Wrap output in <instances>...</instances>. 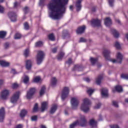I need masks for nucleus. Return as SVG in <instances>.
Listing matches in <instances>:
<instances>
[{"mask_svg":"<svg viewBox=\"0 0 128 128\" xmlns=\"http://www.w3.org/2000/svg\"><path fill=\"white\" fill-rule=\"evenodd\" d=\"M5 116V112L4 108L0 109V122H3Z\"/></svg>","mask_w":128,"mask_h":128,"instance_id":"14","label":"nucleus"},{"mask_svg":"<svg viewBox=\"0 0 128 128\" xmlns=\"http://www.w3.org/2000/svg\"><path fill=\"white\" fill-rule=\"evenodd\" d=\"M101 94L102 96L107 98L108 96V90L107 88H102L101 90Z\"/></svg>","mask_w":128,"mask_h":128,"instance_id":"20","label":"nucleus"},{"mask_svg":"<svg viewBox=\"0 0 128 128\" xmlns=\"http://www.w3.org/2000/svg\"><path fill=\"white\" fill-rule=\"evenodd\" d=\"M4 84V80H0V87L2 86Z\"/></svg>","mask_w":128,"mask_h":128,"instance_id":"62","label":"nucleus"},{"mask_svg":"<svg viewBox=\"0 0 128 128\" xmlns=\"http://www.w3.org/2000/svg\"><path fill=\"white\" fill-rule=\"evenodd\" d=\"M114 89L115 90H112V92H113L114 93L116 91L118 92H120L123 91L122 88L120 86H116L114 87Z\"/></svg>","mask_w":128,"mask_h":128,"instance_id":"19","label":"nucleus"},{"mask_svg":"<svg viewBox=\"0 0 128 128\" xmlns=\"http://www.w3.org/2000/svg\"><path fill=\"white\" fill-rule=\"evenodd\" d=\"M58 108V106L54 104L52 106L51 108V110H50V113L52 114L56 112Z\"/></svg>","mask_w":128,"mask_h":128,"instance_id":"30","label":"nucleus"},{"mask_svg":"<svg viewBox=\"0 0 128 128\" xmlns=\"http://www.w3.org/2000/svg\"><path fill=\"white\" fill-rule=\"evenodd\" d=\"M28 112L26 110H21L20 113V117L21 118H24L26 115L27 114Z\"/></svg>","mask_w":128,"mask_h":128,"instance_id":"29","label":"nucleus"},{"mask_svg":"<svg viewBox=\"0 0 128 128\" xmlns=\"http://www.w3.org/2000/svg\"><path fill=\"white\" fill-rule=\"evenodd\" d=\"M86 27L84 25L79 26L76 30L77 34H82L83 33H84L86 30Z\"/></svg>","mask_w":128,"mask_h":128,"instance_id":"13","label":"nucleus"},{"mask_svg":"<svg viewBox=\"0 0 128 128\" xmlns=\"http://www.w3.org/2000/svg\"><path fill=\"white\" fill-rule=\"evenodd\" d=\"M104 23L105 24V26H110L112 24V20L110 18H105Z\"/></svg>","mask_w":128,"mask_h":128,"instance_id":"21","label":"nucleus"},{"mask_svg":"<svg viewBox=\"0 0 128 128\" xmlns=\"http://www.w3.org/2000/svg\"><path fill=\"white\" fill-rule=\"evenodd\" d=\"M45 90H46V86H42L40 92V96H42L44 94Z\"/></svg>","mask_w":128,"mask_h":128,"instance_id":"33","label":"nucleus"},{"mask_svg":"<svg viewBox=\"0 0 128 128\" xmlns=\"http://www.w3.org/2000/svg\"><path fill=\"white\" fill-rule=\"evenodd\" d=\"M57 50H58V48L57 47H55L54 48H53V49H52V52L54 54H55L57 52Z\"/></svg>","mask_w":128,"mask_h":128,"instance_id":"55","label":"nucleus"},{"mask_svg":"<svg viewBox=\"0 0 128 128\" xmlns=\"http://www.w3.org/2000/svg\"><path fill=\"white\" fill-rule=\"evenodd\" d=\"M16 128H22V126L21 124L18 125Z\"/></svg>","mask_w":128,"mask_h":128,"instance_id":"64","label":"nucleus"},{"mask_svg":"<svg viewBox=\"0 0 128 128\" xmlns=\"http://www.w3.org/2000/svg\"><path fill=\"white\" fill-rule=\"evenodd\" d=\"M72 58H69L68 61H66V64H72Z\"/></svg>","mask_w":128,"mask_h":128,"instance_id":"52","label":"nucleus"},{"mask_svg":"<svg viewBox=\"0 0 128 128\" xmlns=\"http://www.w3.org/2000/svg\"><path fill=\"white\" fill-rule=\"evenodd\" d=\"M9 95H10V90H4L2 92V94L0 95V98L2 100H6V99H7Z\"/></svg>","mask_w":128,"mask_h":128,"instance_id":"9","label":"nucleus"},{"mask_svg":"<svg viewBox=\"0 0 128 128\" xmlns=\"http://www.w3.org/2000/svg\"><path fill=\"white\" fill-rule=\"evenodd\" d=\"M96 7L93 6L92 8V12H96Z\"/></svg>","mask_w":128,"mask_h":128,"instance_id":"60","label":"nucleus"},{"mask_svg":"<svg viewBox=\"0 0 128 128\" xmlns=\"http://www.w3.org/2000/svg\"><path fill=\"white\" fill-rule=\"evenodd\" d=\"M84 81L88 82H90V80L88 78H84Z\"/></svg>","mask_w":128,"mask_h":128,"instance_id":"56","label":"nucleus"},{"mask_svg":"<svg viewBox=\"0 0 128 128\" xmlns=\"http://www.w3.org/2000/svg\"><path fill=\"white\" fill-rule=\"evenodd\" d=\"M111 32H112L114 38H118L119 37L120 34L116 29L111 28Z\"/></svg>","mask_w":128,"mask_h":128,"instance_id":"22","label":"nucleus"},{"mask_svg":"<svg viewBox=\"0 0 128 128\" xmlns=\"http://www.w3.org/2000/svg\"><path fill=\"white\" fill-rule=\"evenodd\" d=\"M94 90H92V88H90L87 91L88 94H89V95L90 96H92V93L94 92Z\"/></svg>","mask_w":128,"mask_h":128,"instance_id":"47","label":"nucleus"},{"mask_svg":"<svg viewBox=\"0 0 128 128\" xmlns=\"http://www.w3.org/2000/svg\"><path fill=\"white\" fill-rule=\"evenodd\" d=\"M88 124V122L84 116H82L80 118V120L79 122L77 120L74 122L72 124L70 125V128H74L78 124H80L81 126L84 127L86 126Z\"/></svg>","mask_w":128,"mask_h":128,"instance_id":"2","label":"nucleus"},{"mask_svg":"<svg viewBox=\"0 0 128 128\" xmlns=\"http://www.w3.org/2000/svg\"><path fill=\"white\" fill-rule=\"evenodd\" d=\"M6 34V32L4 31H0V38H4Z\"/></svg>","mask_w":128,"mask_h":128,"instance_id":"32","label":"nucleus"},{"mask_svg":"<svg viewBox=\"0 0 128 128\" xmlns=\"http://www.w3.org/2000/svg\"><path fill=\"white\" fill-rule=\"evenodd\" d=\"M87 42V40L84 38H80L79 40V42Z\"/></svg>","mask_w":128,"mask_h":128,"instance_id":"48","label":"nucleus"},{"mask_svg":"<svg viewBox=\"0 0 128 128\" xmlns=\"http://www.w3.org/2000/svg\"><path fill=\"white\" fill-rule=\"evenodd\" d=\"M114 47L118 50H120L121 48L120 45V43L118 42H115Z\"/></svg>","mask_w":128,"mask_h":128,"instance_id":"36","label":"nucleus"},{"mask_svg":"<svg viewBox=\"0 0 128 128\" xmlns=\"http://www.w3.org/2000/svg\"><path fill=\"white\" fill-rule=\"evenodd\" d=\"M111 128H119V126L118 125L114 124L111 126Z\"/></svg>","mask_w":128,"mask_h":128,"instance_id":"58","label":"nucleus"},{"mask_svg":"<svg viewBox=\"0 0 128 128\" xmlns=\"http://www.w3.org/2000/svg\"><path fill=\"white\" fill-rule=\"evenodd\" d=\"M18 5V2H14V8H16Z\"/></svg>","mask_w":128,"mask_h":128,"instance_id":"59","label":"nucleus"},{"mask_svg":"<svg viewBox=\"0 0 128 128\" xmlns=\"http://www.w3.org/2000/svg\"><path fill=\"white\" fill-rule=\"evenodd\" d=\"M44 0H40L39 4L40 6H44Z\"/></svg>","mask_w":128,"mask_h":128,"instance_id":"54","label":"nucleus"},{"mask_svg":"<svg viewBox=\"0 0 128 128\" xmlns=\"http://www.w3.org/2000/svg\"><path fill=\"white\" fill-rule=\"evenodd\" d=\"M26 68L28 70H30L32 67V62L31 60H26Z\"/></svg>","mask_w":128,"mask_h":128,"instance_id":"17","label":"nucleus"},{"mask_svg":"<svg viewBox=\"0 0 128 128\" xmlns=\"http://www.w3.org/2000/svg\"><path fill=\"white\" fill-rule=\"evenodd\" d=\"M90 124L92 126V128H96V127L97 122L92 119L90 122Z\"/></svg>","mask_w":128,"mask_h":128,"instance_id":"27","label":"nucleus"},{"mask_svg":"<svg viewBox=\"0 0 128 128\" xmlns=\"http://www.w3.org/2000/svg\"><path fill=\"white\" fill-rule=\"evenodd\" d=\"M40 80L41 78L40 76H36L34 78L32 82L38 83Z\"/></svg>","mask_w":128,"mask_h":128,"instance_id":"34","label":"nucleus"},{"mask_svg":"<svg viewBox=\"0 0 128 128\" xmlns=\"http://www.w3.org/2000/svg\"><path fill=\"white\" fill-rule=\"evenodd\" d=\"M90 100L88 98H84L81 106V110L84 112H88L90 110Z\"/></svg>","mask_w":128,"mask_h":128,"instance_id":"3","label":"nucleus"},{"mask_svg":"<svg viewBox=\"0 0 128 128\" xmlns=\"http://www.w3.org/2000/svg\"><path fill=\"white\" fill-rule=\"evenodd\" d=\"M91 24L94 27H100L101 26V21L98 19H93L91 20Z\"/></svg>","mask_w":128,"mask_h":128,"instance_id":"12","label":"nucleus"},{"mask_svg":"<svg viewBox=\"0 0 128 128\" xmlns=\"http://www.w3.org/2000/svg\"><path fill=\"white\" fill-rule=\"evenodd\" d=\"M102 104L100 103H98L96 104V106H94V109H98L100 108Z\"/></svg>","mask_w":128,"mask_h":128,"instance_id":"49","label":"nucleus"},{"mask_svg":"<svg viewBox=\"0 0 128 128\" xmlns=\"http://www.w3.org/2000/svg\"><path fill=\"white\" fill-rule=\"evenodd\" d=\"M32 121H36L38 120V116H34L31 118Z\"/></svg>","mask_w":128,"mask_h":128,"instance_id":"50","label":"nucleus"},{"mask_svg":"<svg viewBox=\"0 0 128 128\" xmlns=\"http://www.w3.org/2000/svg\"><path fill=\"white\" fill-rule=\"evenodd\" d=\"M0 65L2 67H8L10 66L9 62H6V61H3V60H0Z\"/></svg>","mask_w":128,"mask_h":128,"instance_id":"23","label":"nucleus"},{"mask_svg":"<svg viewBox=\"0 0 128 128\" xmlns=\"http://www.w3.org/2000/svg\"><path fill=\"white\" fill-rule=\"evenodd\" d=\"M12 74H16V70H14V69H12Z\"/></svg>","mask_w":128,"mask_h":128,"instance_id":"61","label":"nucleus"},{"mask_svg":"<svg viewBox=\"0 0 128 128\" xmlns=\"http://www.w3.org/2000/svg\"><path fill=\"white\" fill-rule=\"evenodd\" d=\"M18 85L17 84L15 83L12 85V88L13 89H16V88H18Z\"/></svg>","mask_w":128,"mask_h":128,"instance_id":"53","label":"nucleus"},{"mask_svg":"<svg viewBox=\"0 0 128 128\" xmlns=\"http://www.w3.org/2000/svg\"><path fill=\"white\" fill-rule=\"evenodd\" d=\"M30 54V50L29 49H26V50L24 51V56L26 58H27Z\"/></svg>","mask_w":128,"mask_h":128,"instance_id":"38","label":"nucleus"},{"mask_svg":"<svg viewBox=\"0 0 128 128\" xmlns=\"http://www.w3.org/2000/svg\"><path fill=\"white\" fill-rule=\"evenodd\" d=\"M102 78H103L102 75H100L98 76V78H97V79H96V84H97L98 85H100Z\"/></svg>","mask_w":128,"mask_h":128,"instance_id":"25","label":"nucleus"},{"mask_svg":"<svg viewBox=\"0 0 128 128\" xmlns=\"http://www.w3.org/2000/svg\"><path fill=\"white\" fill-rule=\"evenodd\" d=\"M21 37H22V34L20 33L17 32L16 34L14 36V39L18 40V39H20Z\"/></svg>","mask_w":128,"mask_h":128,"instance_id":"37","label":"nucleus"},{"mask_svg":"<svg viewBox=\"0 0 128 128\" xmlns=\"http://www.w3.org/2000/svg\"><path fill=\"white\" fill-rule=\"evenodd\" d=\"M82 0H78L76 2V11L79 12L82 9Z\"/></svg>","mask_w":128,"mask_h":128,"instance_id":"16","label":"nucleus"},{"mask_svg":"<svg viewBox=\"0 0 128 128\" xmlns=\"http://www.w3.org/2000/svg\"><path fill=\"white\" fill-rule=\"evenodd\" d=\"M8 16L12 22H15L16 21L17 16L16 12H10L8 13Z\"/></svg>","mask_w":128,"mask_h":128,"instance_id":"10","label":"nucleus"},{"mask_svg":"<svg viewBox=\"0 0 128 128\" xmlns=\"http://www.w3.org/2000/svg\"><path fill=\"white\" fill-rule=\"evenodd\" d=\"M38 104L36 103L34 106V108H33V112H36L38 111Z\"/></svg>","mask_w":128,"mask_h":128,"instance_id":"40","label":"nucleus"},{"mask_svg":"<svg viewBox=\"0 0 128 128\" xmlns=\"http://www.w3.org/2000/svg\"><path fill=\"white\" fill-rule=\"evenodd\" d=\"M29 82V78L28 76H26L24 79V82L25 84H27Z\"/></svg>","mask_w":128,"mask_h":128,"instance_id":"43","label":"nucleus"},{"mask_svg":"<svg viewBox=\"0 0 128 128\" xmlns=\"http://www.w3.org/2000/svg\"><path fill=\"white\" fill-rule=\"evenodd\" d=\"M70 10L72 11L74 10V6L72 5L70 6Z\"/></svg>","mask_w":128,"mask_h":128,"instance_id":"63","label":"nucleus"},{"mask_svg":"<svg viewBox=\"0 0 128 128\" xmlns=\"http://www.w3.org/2000/svg\"><path fill=\"white\" fill-rule=\"evenodd\" d=\"M64 56V52H60L57 56V59L58 60H61Z\"/></svg>","mask_w":128,"mask_h":128,"instance_id":"28","label":"nucleus"},{"mask_svg":"<svg viewBox=\"0 0 128 128\" xmlns=\"http://www.w3.org/2000/svg\"><path fill=\"white\" fill-rule=\"evenodd\" d=\"M68 30H63V32H62V36L64 37H65L68 36Z\"/></svg>","mask_w":128,"mask_h":128,"instance_id":"46","label":"nucleus"},{"mask_svg":"<svg viewBox=\"0 0 128 128\" xmlns=\"http://www.w3.org/2000/svg\"><path fill=\"white\" fill-rule=\"evenodd\" d=\"M121 78L124 80H128V74H122L120 76Z\"/></svg>","mask_w":128,"mask_h":128,"instance_id":"41","label":"nucleus"},{"mask_svg":"<svg viewBox=\"0 0 128 128\" xmlns=\"http://www.w3.org/2000/svg\"><path fill=\"white\" fill-rule=\"evenodd\" d=\"M9 47V43L8 42H6L4 44V48H8Z\"/></svg>","mask_w":128,"mask_h":128,"instance_id":"57","label":"nucleus"},{"mask_svg":"<svg viewBox=\"0 0 128 128\" xmlns=\"http://www.w3.org/2000/svg\"><path fill=\"white\" fill-rule=\"evenodd\" d=\"M45 56V54L43 51H38L36 56V62L38 65H40L42 62Z\"/></svg>","mask_w":128,"mask_h":128,"instance_id":"4","label":"nucleus"},{"mask_svg":"<svg viewBox=\"0 0 128 128\" xmlns=\"http://www.w3.org/2000/svg\"><path fill=\"white\" fill-rule=\"evenodd\" d=\"M69 92H70V90L68 88V87L64 88L62 91V100H64L65 98L68 96Z\"/></svg>","mask_w":128,"mask_h":128,"instance_id":"8","label":"nucleus"},{"mask_svg":"<svg viewBox=\"0 0 128 128\" xmlns=\"http://www.w3.org/2000/svg\"><path fill=\"white\" fill-rule=\"evenodd\" d=\"M56 82H57V80L56 78H52V82H51L52 86H56Z\"/></svg>","mask_w":128,"mask_h":128,"instance_id":"35","label":"nucleus"},{"mask_svg":"<svg viewBox=\"0 0 128 128\" xmlns=\"http://www.w3.org/2000/svg\"><path fill=\"white\" fill-rule=\"evenodd\" d=\"M24 28L26 30H28L29 29V26L28 22H26L24 23Z\"/></svg>","mask_w":128,"mask_h":128,"instance_id":"45","label":"nucleus"},{"mask_svg":"<svg viewBox=\"0 0 128 128\" xmlns=\"http://www.w3.org/2000/svg\"><path fill=\"white\" fill-rule=\"evenodd\" d=\"M114 0H108V3L109 4V6L111 7L114 6Z\"/></svg>","mask_w":128,"mask_h":128,"instance_id":"42","label":"nucleus"},{"mask_svg":"<svg viewBox=\"0 0 128 128\" xmlns=\"http://www.w3.org/2000/svg\"><path fill=\"white\" fill-rule=\"evenodd\" d=\"M53 2H50L48 7L50 11V16L54 20H59L62 18L66 10V5L68 0H52Z\"/></svg>","mask_w":128,"mask_h":128,"instance_id":"1","label":"nucleus"},{"mask_svg":"<svg viewBox=\"0 0 128 128\" xmlns=\"http://www.w3.org/2000/svg\"><path fill=\"white\" fill-rule=\"evenodd\" d=\"M110 50H105L104 51H103V55H104V58H105V59L110 62H112L113 63L117 62V60H115V59H111L110 56Z\"/></svg>","mask_w":128,"mask_h":128,"instance_id":"5","label":"nucleus"},{"mask_svg":"<svg viewBox=\"0 0 128 128\" xmlns=\"http://www.w3.org/2000/svg\"><path fill=\"white\" fill-rule=\"evenodd\" d=\"M116 59L118 60V62L122 64L123 59V56L120 52H118L116 54Z\"/></svg>","mask_w":128,"mask_h":128,"instance_id":"18","label":"nucleus"},{"mask_svg":"<svg viewBox=\"0 0 128 128\" xmlns=\"http://www.w3.org/2000/svg\"><path fill=\"white\" fill-rule=\"evenodd\" d=\"M48 102H44L42 103L41 105V111L44 112L48 108Z\"/></svg>","mask_w":128,"mask_h":128,"instance_id":"15","label":"nucleus"},{"mask_svg":"<svg viewBox=\"0 0 128 128\" xmlns=\"http://www.w3.org/2000/svg\"><path fill=\"white\" fill-rule=\"evenodd\" d=\"M90 61L92 66L94 65L98 61V58H94L93 57H90Z\"/></svg>","mask_w":128,"mask_h":128,"instance_id":"26","label":"nucleus"},{"mask_svg":"<svg viewBox=\"0 0 128 128\" xmlns=\"http://www.w3.org/2000/svg\"><path fill=\"white\" fill-rule=\"evenodd\" d=\"M48 38L49 40L52 41L55 40V36L53 33L49 34L48 36Z\"/></svg>","mask_w":128,"mask_h":128,"instance_id":"31","label":"nucleus"},{"mask_svg":"<svg viewBox=\"0 0 128 128\" xmlns=\"http://www.w3.org/2000/svg\"><path fill=\"white\" fill-rule=\"evenodd\" d=\"M42 45H43V43H42V41H38L36 43V47H40V46H42Z\"/></svg>","mask_w":128,"mask_h":128,"instance_id":"39","label":"nucleus"},{"mask_svg":"<svg viewBox=\"0 0 128 128\" xmlns=\"http://www.w3.org/2000/svg\"><path fill=\"white\" fill-rule=\"evenodd\" d=\"M36 89L35 88H31L29 91L28 92L26 98L28 99H30L36 92Z\"/></svg>","mask_w":128,"mask_h":128,"instance_id":"11","label":"nucleus"},{"mask_svg":"<svg viewBox=\"0 0 128 128\" xmlns=\"http://www.w3.org/2000/svg\"><path fill=\"white\" fill-rule=\"evenodd\" d=\"M72 109H76L79 104V100L76 98H72L70 101Z\"/></svg>","mask_w":128,"mask_h":128,"instance_id":"7","label":"nucleus"},{"mask_svg":"<svg viewBox=\"0 0 128 128\" xmlns=\"http://www.w3.org/2000/svg\"><path fill=\"white\" fill-rule=\"evenodd\" d=\"M82 70V67L81 65H75L74 68L72 69V71L78 70L81 71Z\"/></svg>","mask_w":128,"mask_h":128,"instance_id":"24","label":"nucleus"},{"mask_svg":"<svg viewBox=\"0 0 128 128\" xmlns=\"http://www.w3.org/2000/svg\"><path fill=\"white\" fill-rule=\"evenodd\" d=\"M20 95V92L19 91L14 92L10 98V102L13 104L16 103L19 99Z\"/></svg>","mask_w":128,"mask_h":128,"instance_id":"6","label":"nucleus"},{"mask_svg":"<svg viewBox=\"0 0 128 128\" xmlns=\"http://www.w3.org/2000/svg\"><path fill=\"white\" fill-rule=\"evenodd\" d=\"M112 104H113V106L114 107H116V108H118V102H115V101L112 102Z\"/></svg>","mask_w":128,"mask_h":128,"instance_id":"51","label":"nucleus"},{"mask_svg":"<svg viewBox=\"0 0 128 128\" xmlns=\"http://www.w3.org/2000/svg\"><path fill=\"white\" fill-rule=\"evenodd\" d=\"M23 11L24 12V14H26L28 12V8L26 6L23 8Z\"/></svg>","mask_w":128,"mask_h":128,"instance_id":"44","label":"nucleus"}]
</instances>
